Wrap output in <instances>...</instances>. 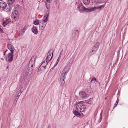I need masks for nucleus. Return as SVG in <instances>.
Instances as JSON below:
<instances>
[{"mask_svg": "<svg viewBox=\"0 0 128 128\" xmlns=\"http://www.w3.org/2000/svg\"><path fill=\"white\" fill-rule=\"evenodd\" d=\"M55 66H54L50 69V71H52V70H54V67Z\"/></svg>", "mask_w": 128, "mask_h": 128, "instance_id": "obj_34", "label": "nucleus"}, {"mask_svg": "<svg viewBox=\"0 0 128 128\" xmlns=\"http://www.w3.org/2000/svg\"><path fill=\"white\" fill-rule=\"evenodd\" d=\"M100 45V43L98 42H97L96 43L94 46L95 47H96L98 48Z\"/></svg>", "mask_w": 128, "mask_h": 128, "instance_id": "obj_26", "label": "nucleus"}, {"mask_svg": "<svg viewBox=\"0 0 128 128\" xmlns=\"http://www.w3.org/2000/svg\"><path fill=\"white\" fill-rule=\"evenodd\" d=\"M60 57H59L54 64V66H56L58 64V63L60 61Z\"/></svg>", "mask_w": 128, "mask_h": 128, "instance_id": "obj_24", "label": "nucleus"}, {"mask_svg": "<svg viewBox=\"0 0 128 128\" xmlns=\"http://www.w3.org/2000/svg\"><path fill=\"white\" fill-rule=\"evenodd\" d=\"M92 80L93 81H96V78L95 77L94 78L92 79Z\"/></svg>", "mask_w": 128, "mask_h": 128, "instance_id": "obj_35", "label": "nucleus"}, {"mask_svg": "<svg viewBox=\"0 0 128 128\" xmlns=\"http://www.w3.org/2000/svg\"><path fill=\"white\" fill-rule=\"evenodd\" d=\"M8 47L11 52H14V48L13 45L9 44L8 45Z\"/></svg>", "mask_w": 128, "mask_h": 128, "instance_id": "obj_13", "label": "nucleus"}, {"mask_svg": "<svg viewBox=\"0 0 128 128\" xmlns=\"http://www.w3.org/2000/svg\"><path fill=\"white\" fill-rule=\"evenodd\" d=\"M47 64L48 62L47 61H44L40 65L44 67V68H46V67L47 66Z\"/></svg>", "mask_w": 128, "mask_h": 128, "instance_id": "obj_20", "label": "nucleus"}, {"mask_svg": "<svg viewBox=\"0 0 128 128\" xmlns=\"http://www.w3.org/2000/svg\"><path fill=\"white\" fill-rule=\"evenodd\" d=\"M17 6H19L18 5H17Z\"/></svg>", "mask_w": 128, "mask_h": 128, "instance_id": "obj_44", "label": "nucleus"}, {"mask_svg": "<svg viewBox=\"0 0 128 128\" xmlns=\"http://www.w3.org/2000/svg\"><path fill=\"white\" fill-rule=\"evenodd\" d=\"M49 14V13L48 14L45 15L44 16V18H46L45 19L41 22L40 23L39 27L40 29L41 30H43L46 26V24L45 23L48 21Z\"/></svg>", "mask_w": 128, "mask_h": 128, "instance_id": "obj_3", "label": "nucleus"}, {"mask_svg": "<svg viewBox=\"0 0 128 128\" xmlns=\"http://www.w3.org/2000/svg\"><path fill=\"white\" fill-rule=\"evenodd\" d=\"M48 128H50V126H48Z\"/></svg>", "mask_w": 128, "mask_h": 128, "instance_id": "obj_40", "label": "nucleus"}, {"mask_svg": "<svg viewBox=\"0 0 128 128\" xmlns=\"http://www.w3.org/2000/svg\"><path fill=\"white\" fill-rule=\"evenodd\" d=\"M12 6H9L6 10V11L7 12H10L12 8Z\"/></svg>", "mask_w": 128, "mask_h": 128, "instance_id": "obj_21", "label": "nucleus"}, {"mask_svg": "<svg viewBox=\"0 0 128 128\" xmlns=\"http://www.w3.org/2000/svg\"><path fill=\"white\" fill-rule=\"evenodd\" d=\"M104 7V5H102L101 6H99L98 8L99 10H101L102 8H103Z\"/></svg>", "mask_w": 128, "mask_h": 128, "instance_id": "obj_29", "label": "nucleus"}, {"mask_svg": "<svg viewBox=\"0 0 128 128\" xmlns=\"http://www.w3.org/2000/svg\"><path fill=\"white\" fill-rule=\"evenodd\" d=\"M63 50H62L61 51L60 53H61V54H62V53Z\"/></svg>", "mask_w": 128, "mask_h": 128, "instance_id": "obj_39", "label": "nucleus"}, {"mask_svg": "<svg viewBox=\"0 0 128 128\" xmlns=\"http://www.w3.org/2000/svg\"><path fill=\"white\" fill-rule=\"evenodd\" d=\"M22 92V91L21 90H18V91L16 92V96L17 97H19Z\"/></svg>", "mask_w": 128, "mask_h": 128, "instance_id": "obj_15", "label": "nucleus"}, {"mask_svg": "<svg viewBox=\"0 0 128 128\" xmlns=\"http://www.w3.org/2000/svg\"><path fill=\"white\" fill-rule=\"evenodd\" d=\"M118 102L117 101H116V102L114 104V108L116 106V105L118 104Z\"/></svg>", "mask_w": 128, "mask_h": 128, "instance_id": "obj_32", "label": "nucleus"}, {"mask_svg": "<svg viewBox=\"0 0 128 128\" xmlns=\"http://www.w3.org/2000/svg\"><path fill=\"white\" fill-rule=\"evenodd\" d=\"M51 2V0H47L46 2V4H48V3H50Z\"/></svg>", "mask_w": 128, "mask_h": 128, "instance_id": "obj_30", "label": "nucleus"}, {"mask_svg": "<svg viewBox=\"0 0 128 128\" xmlns=\"http://www.w3.org/2000/svg\"><path fill=\"white\" fill-rule=\"evenodd\" d=\"M96 10V8H95L92 7L88 9L87 10L89 12H90L91 11H94V10Z\"/></svg>", "mask_w": 128, "mask_h": 128, "instance_id": "obj_23", "label": "nucleus"}, {"mask_svg": "<svg viewBox=\"0 0 128 128\" xmlns=\"http://www.w3.org/2000/svg\"><path fill=\"white\" fill-rule=\"evenodd\" d=\"M93 50H94L96 52L98 49V48H97L96 47H95L94 46L92 48Z\"/></svg>", "mask_w": 128, "mask_h": 128, "instance_id": "obj_28", "label": "nucleus"}, {"mask_svg": "<svg viewBox=\"0 0 128 128\" xmlns=\"http://www.w3.org/2000/svg\"><path fill=\"white\" fill-rule=\"evenodd\" d=\"M10 19H8L5 20L4 21L2 22V25L4 26L5 27L6 25L8 24L10 22Z\"/></svg>", "mask_w": 128, "mask_h": 128, "instance_id": "obj_11", "label": "nucleus"}, {"mask_svg": "<svg viewBox=\"0 0 128 128\" xmlns=\"http://www.w3.org/2000/svg\"><path fill=\"white\" fill-rule=\"evenodd\" d=\"M32 32L35 34H37L38 33V31L37 28L35 27H33L32 28Z\"/></svg>", "mask_w": 128, "mask_h": 128, "instance_id": "obj_17", "label": "nucleus"}, {"mask_svg": "<svg viewBox=\"0 0 128 128\" xmlns=\"http://www.w3.org/2000/svg\"><path fill=\"white\" fill-rule=\"evenodd\" d=\"M15 0H7V3L9 6H11Z\"/></svg>", "mask_w": 128, "mask_h": 128, "instance_id": "obj_19", "label": "nucleus"}, {"mask_svg": "<svg viewBox=\"0 0 128 128\" xmlns=\"http://www.w3.org/2000/svg\"><path fill=\"white\" fill-rule=\"evenodd\" d=\"M78 112H79V111H78H78H76V110H75L74 111V112L73 113H74V114L75 115H80V114Z\"/></svg>", "mask_w": 128, "mask_h": 128, "instance_id": "obj_25", "label": "nucleus"}, {"mask_svg": "<svg viewBox=\"0 0 128 128\" xmlns=\"http://www.w3.org/2000/svg\"><path fill=\"white\" fill-rule=\"evenodd\" d=\"M102 112L100 114V120H102Z\"/></svg>", "mask_w": 128, "mask_h": 128, "instance_id": "obj_31", "label": "nucleus"}, {"mask_svg": "<svg viewBox=\"0 0 128 128\" xmlns=\"http://www.w3.org/2000/svg\"><path fill=\"white\" fill-rule=\"evenodd\" d=\"M78 32V30H74L72 33V36L74 37H76Z\"/></svg>", "mask_w": 128, "mask_h": 128, "instance_id": "obj_16", "label": "nucleus"}, {"mask_svg": "<svg viewBox=\"0 0 128 128\" xmlns=\"http://www.w3.org/2000/svg\"><path fill=\"white\" fill-rule=\"evenodd\" d=\"M53 50H50L48 51L46 58L47 60L50 61L51 60L53 56Z\"/></svg>", "mask_w": 128, "mask_h": 128, "instance_id": "obj_5", "label": "nucleus"}, {"mask_svg": "<svg viewBox=\"0 0 128 128\" xmlns=\"http://www.w3.org/2000/svg\"><path fill=\"white\" fill-rule=\"evenodd\" d=\"M7 4L6 2H0V8L2 10H4L6 8Z\"/></svg>", "mask_w": 128, "mask_h": 128, "instance_id": "obj_8", "label": "nucleus"}, {"mask_svg": "<svg viewBox=\"0 0 128 128\" xmlns=\"http://www.w3.org/2000/svg\"><path fill=\"white\" fill-rule=\"evenodd\" d=\"M46 8H47L48 9L49 8V7L48 6V4H46Z\"/></svg>", "mask_w": 128, "mask_h": 128, "instance_id": "obj_36", "label": "nucleus"}, {"mask_svg": "<svg viewBox=\"0 0 128 128\" xmlns=\"http://www.w3.org/2000/svg\"><path fill=\"white\" fill-rule=\"evenodd\" d=\"M77 8L79 11L81 12H82L84 11H86L88 9V8L84 7L82 3H80L78 4Z\"/></svg>", "mask_w": 128, "mask_h": 128, "instance_id": "obj_6", "label": "nucleus"}, {"mask_svg": "<svg viewBox=\"0 0 128 128\" xmlns=\"http://www.w3.org/2000/svg\"><path fill=\"white\" fill-rule=\"evenodd\" d=\"M96 52L95 51L93 50L92 49L89 52L88 54V55L90 56H90L95 54Z\"/></svg>", "mask_w": 128, "mask_h": 128, "instance_id": "obj_18", "label": "nucleus"}, {"mask_svg": "<svg viewBox=\"0 0 128 128\" xmlns=\"http://www.w3.org/2000/svg\"><path fill=\"white\" fill-rule=\"evenodd\" d=\"M69 70V68L66 66L62 71L60 76V83L61 85L63 86L64 85L66 76Z\"/></svg>", "mask_w": 128, "mask_h": 128, "instance_id": "obj_1", "label": "nucleus"}, {"mask_svg": "<svg viewBox=\"0 0 128 128\" xmlns=\"http://www.w3.org/2000/svg\"><path fill=\"white\" fill-rule=\"evenodd\" d=\"M33 68H28L26 70V74L27 75L30 74L32 72V70Z\"/></svg>", "mask_w": 128, "mask_h": 128, "instance_id": "obj_12", "label": "nucleus"}, {"mask_svg": "<svg viewBox=\"0 0 128 128\" xmlns=\"http://www.w3.org/2000/svg\"><path fill=\"white\" fill-rule=\"evenodd\" d=\"M8 51V50H6L5 52H4V56H5V55H6V53Z\"/></svg>", "mask_w": 128, "mask_h": 128, "instance_id": "obj_37", "label": "nucleus"}, {"mask_svg": "<svg viewBox=\"0 0 128 128\" xmlns=\"http://www.w3.org/2000/svg\"><path fill=\"white\" fill-rule=\"evenodd\" d=\"M46 68L40 65L38 68V72H39L41 71H44L45 69Z\"/></svg>", "mask_w": 128, "mask_h": 128, "instance_id": "obj_14", "label": "nucleus"}, {"mask_svg": "<svg viewBox=\"0 0 128 128\" xmlns=\"http://www.w3.org/2000/svg\"><path fill=\"white\" fill-rule=\"evenodd\" d=\"M13 52H11L8 53V61L10 62H12L13 60Z\"/></svg>", "mask_w": 128, "mask_h": 128, "instance_id": "obj_10", "label": "nucleus"}, {"mask_svg": "<svg viewBox=\"0 0 128 128\" xmlns=\"http://www.w3.org/2000/svg\"><path fill=\"white\" fill-rule=\"evenodd\" d=\"M56 0V1H58V0Z\"/></svg>", "mask_w": 128, "mask_h": 128, "instance_id": "obj_46", "label": "nucleus"}, {"mask_svg": "<svg viewBox=\"0 0 128 128\" xmlns=\"http://www.w3.org/2000/svg\"><path fill=\"white\" fill-rule=\"evenodd\" d=\"M76 109L80 112H84L86 109V106L82 102H78L76 105Z\"/></svg>", "mask_w": 128, "mask_h": 128, "instance_id": "obj_2", "label": "nucleus"}, {"mask_svg": "<svg viewBox=\"0 0 128 128\" xmlns=\"http://www.w3.org/2000/svg\"><path fill=\"white\" fill-rule=\"evenodd\" d=\"M92 81H93V80H92V79L90 81V82H92Z\"/></svg>", "mask_w": 128, "mask_h": 128, "instance_id": "obj_42", "label": "nucleus"}, {"mask_svg": "<svg viewBox=\"0 0 128 128\" xmlns=\"http://www.w3.org/2000/svg\"><path fill=\"white\" fill-rule=\"evenodd\" d=\"M62 54H61V53H60V55L59 56V57H60V56H61Z\"/></svg>", "mask_w": 128, "mask_h": 128, "instance_id": "obj_38", "label": "nucleus"}, {"mask_svg": "<svg viewBox=\"0 0 128 128\" xmlns=\"http://www.w3.org/2000/svg\"><path fill=\"white\" fill-rule=\"evenodd\" d=\"M39 23V21L38 20H37L34 21V24L36 25H38Z\"/></svg>", "mask_w": 128, "mask_h": 128, "instance_id": "obj_27", "label": "nucleus"}, {"mask_svg": "<svg viewBox=\"0 0 128 128\" xmlns=\"http://www.w3.org/2000/svg\"><path fill=\"white\" fill-rule=\"evenodd\" d=\"M100 121H101V120H100V122H99V123H100Z\"/></svg>", "mask_w": 128, "mask_h": 128, "instance_id": "obj_45", "label": "nucleus"}, {"mask_svg": "<svg viewBox=\"0 0 128 128\" xmlns=\"http://www.w3.org/2000/svg\"><path fill=\"white\" fill-rule=\"evenodd\" d=\"M116 101H117L118 102V101H119V100L118 99V98H117Z\"/></svg>", "mask_w": 128, "mask_h": 128, "instance_id": "obj_41", "label": "nucleus"}, {"mask_svg": "<svg viewBox=\"0 0 128 128\" xmlns=\"http://www.w3.org/2000/svg\"><path fill=\"white\" fill-rule=\"evenodd\" d=\"M18 15V11L14 10L11 14V17L14 18H17Z\"/></svg>", "mask_w": 128, "mask_h": 128, "instance_id": "obj_7", "label": "nucleus"}, {"mask_svg": "<svg viewBox=\"0 0 128 128\" xmlns=\"http://www.w3.org/2000/svg\"><path fill=\"white\" fill-rule=\"evenodd\" d=\"M106 98H105V99H106Z\"/></svg>", "mask_w": 128, "mask_h": 128, "instance_id": "obj_47", "label": "nucleus"}, {"mask_svg": "<svg viewBox=\"0 0 128 128\" xmlns=\"http://www.w3.org/2000/svg\"><path fill=\"white\" fill-rule=\"evenodd\" d=\"M83 2L84 3L88 5L90 2V0H83Z\"/></svg>", "mask_w": 128, "mask_h": 128, "instance_id": "obj_22", "label": "nucleus"}, {"mask_svg": "<svg viewBox=\"0 0 128 128\" xmlns=\"http://www.w3.org/2000/svg\"><path fill=\"white\" fill-rule=\"evenodd\" d=\"M36 55H33L31 57L30 61L29 63L28 66V68H33V65H34L35 63V60L36 58Z\"/></svg>", "mask_w": 128, "mask_h": 128, "instance_id": "obj_4", "label": "nucleus"}, {"mask_svg": "<svg viewBox=\"0 0 128 128\" xmlns=\"http://www.w3.org/2000/svg\"><path fill=\"white\" fill-rule=\"evenodd\" d=\"M8 66H7V68H8Z\"/></svg>", "mask_w": 128, "mask_h": 128, "instance_id": "obj_43", "label": "nucleus"}, {"mask_svg": "<svg viewBox=\"0 0 128 128\" xmlns=\"http://www.w3.org/2000/svg\"><path fill=\"white\" fill-rule=\"evenodd\" d=\"M3 32V30L0 27V33H1Z\"/></svg>", "mask_w": 128, "mask_h": 128, "instance_id": "obj_33", "label": "nucleus"}, {"mask_svg": "<svg viewBox=\"0 0 128 128\" xmlns=\"http://www.w3.org/2000/svg\"><path fill=\"white\" fill-rule=\"evenodd\" d=\"M79 95L80 97L82 98H84L87 96V95L85 92L82 91L80 92Z\"/></svg>", "mask_w": 128, "mask_h": 128, "instance_id": "obj_9", "label": "nucleus"}]
</instances>
